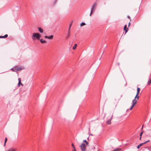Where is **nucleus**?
<instances>
[{
	"label": "nucleus",
	"instance_id": "nucleus-15",
	"mask_svg": "<svg viewBox=\"0 0 151 151\" xmlns=\"http://www.w3.org/2000/svg\"><path fill=\"white\" fill-rule=\"evenodd\" d=\"M144 144H143V143L140 144L139 145L137 146V149H139L140 147L142 146Z\"/></svg>",
	"mask_w": 151,
	"mask_h": 151
},
{
	"label": "nucleus",
	"instance_id": "nucleus-31",
	"mask_svg": "<svg viewBox=\"0 0 151 151\" xmlns=\"http://www.w3.org/2000/svg\"><path fill=\"white\" fill-rule=\"evenodd\" d=\"M57 0H55V2L57 1Z\"/></svg>",
	"mask_w": 151,
	"mask_h": 151
},
{
	"label": "nucleus",
	"instance_id": "nucleus-21",
	"mask_svg": "<svg viewBox=\"0 0 151 151\" xmlns=\"http://www.w3.org/2000/svg\"><path fill=\"white\" fill-rule=\"evenodd\" d=\"M86 24L84 22H82L81 24V26H83Z\"/></svg>",
	"mask_w": 151,
	"mask_h": 151
},
{
	"label": "nucleus",
	"instance_id": "nucleus-28",
	"mask_svg": "<svg viewBox=\"0 0 151 151\" xmlns=\"http://www.w3.org/2000/svg\"><path fill=\"white\" fill-rule=\"evenodd\" d=\"M142 134V132H141V133H140V136L141 137Z\"/></svg>",
	"mask_w": 151,
	"mask_h": 151
},
{
	"label": "nucleus",
	"instance_id": "nucleus-33",
	"mask_svg": "<svg viewBox=\"0 0 151 151\" xmlns=\"http://www.w3.org/2000/svg\"><path fill=\"white\" fill-rule=\"evenodd\" d=\"M142 127H143V126H142ZM142 128H143V127H142Z\"/></svg>",
	"mask_w": 151,
	"mask_h": 151
},
{
	"label": "nucleus",
	"instance_id": "nucleus-26",
	"mask_svg": "<svg viewBox=\"0 0 151 151\" xmlns=\"http://www.w3.org/2000/svg\"><path fill=\"white\" fill-rule=\"evenodd\" d=\"M73 151H76L75 147H74L73 150Z\"/></svg>",
	"mask_w": 151,
	"mask_h": 151
},
{
	"label": "nucleus",
	"instance_id": "nucleus-2",
	"mask_svg": "<svg viewBox=\"0 0 151 151\" xmlns=\"http://www.w3.org/2000/svg\"><path fill=\"white\" fill-rule=\"evenodd\" d=\"M140 90V88H139V87H137V93L136 95L135 96V98L134 99L137 100L139 98V96H138Z\"/></svg>",
	"mask_w": 151,
	"mask_h": 151
},
{
	"label": "nucleus",
	"instance_id": "nucleus-25",
	"mask_svg": "<svg viewBox=\"0 0 151 151\" xmlns=\"http://www.w3.org/2000/svg\"><path fill=\"white\" fill-rule=\"evenodd\" d=\"M18 81H19V82L20 81V82H21V79L20 78H18Z\"/></svg>",
	"mask_w": 151,
	"mask_h": 151
},
{
	"label": "nucleus",
	"instance_id": "nucleus-3",
	"mask_svg": "<svg viewBox=\"0 0 151 151\" xmlns=\"http://www.w3.org/2000/svg\"><path fill=\"white\" fill-rule=\"evenodd\" d=\"M113 116V114L111 115L109 117L108 120L106 121V122L107 124H111V121Z\"/></svg>",
	"mask_w": 151,
	"mask_h": 151
},
{
	"label": "nucleus",
	"instance_id": "nucleus-10",
	"mask_svg": "<svg viewBox=\"0 0 151 151\" xmlns=\"http://www.w3.org/2000/svg\"><path fill=\"white\" fill-rule=\"evenodd\" d=\"M38 30H39V32L40 33H42L43 32V29H42L41 28L38 27Z\"/></svg>",
	"mask_w": 151,
	"mask_h": 151
},
{
	"label": "nucleus",
	"instance_id": "nucleus-7",
	"mask_svg": "<svg viewBox=\"0 0 151 151\" xmlns=\"http://www.w3.org/2000/svg\"><path fill=\"white\" fill-rule=\"evenodd\" d=\"M53 35H51L50 36H45L44 37L45 39H52L53 38Z\"/></svg>",
	"mask_w": 151,
	"mask_h": 151
},
{
	"label": "nucleus",
	"instance_id": "nucleus-22",
	"mask_svg": "<svg viewBox=\"0 0 151 151\" xmlns=\"http://www.w3.org/2000/svg\"><path fill=\"white\" fill-rule=\"evenodd\" d=\"M71 25H72V24H70L69 25V27L68 30H70Z\"/></svg>",
	"mask_w": 151,
	"mask_h": 151
},
{
	"label": "nucleus",
	"instance_id": "nucleus-32",
	"mask_svg": "<svg viewBox=\"0 0 151 151\" xmlns=\"http://www.w3.org/2000/svg\"><path fill=\"white\" fill-rule=\"evenodd\" d=\"M91 135H93L92 134H91Z\"/></svg>",
	"mask_w": 151,
	"mask_h": 151
},
{
	"label": "nucleus",
	"instance_id": "nucleus-16",
	"mask_svg": "<svg viewBox=\"0 0 151 151\" xmlns=\"http://www.w3.org/2000/svg\"><path fill=\"white\" fill-rule=\"evenodd\" d=\"M77 46V44H74V46L73 47V50H75L76 49Z\"/></svg>",
	"mask_w": 151,
	"mask_h": 151
},
{
	"label": "nucleus",
	"instance_id": "nucleus-6",
	"mask_svg": "<svg viewBox=\"0 0 151 151\" xmlns=\"http://www.w3.org/2000/svg\"><path fill=\"white\" fill-rule=\"evenodd\" d=\"M137 100H135L134 99L132 101V104L130 108V110H131L133 108V107L134 106L135 104H136L137 102Z\"/></svg>",
	"mask_w": 151,
	"mask_h": 151
},
{
	"label": "nucleus",
	"instance_id": "nucleus-27",
	"mask_svg": "<svg viewBox=\"0 0 151 151\" xmlns=\"http://www.w3.org/2000/svg\"><path fill=\"white\" fill-rule=\"evenodd\" d=\"M128 17L129 19H130V21H131V19H130V17L129 16H128V17Z\"/></svg>",
	"mask_w": 151,
	"mask_h": 151
},
{
	"label": "nucleus",
	"instance_id": "nucleus-20",
	"mask_svg": "<svg viewBox=\"0 0 151 151\" xmlns=\"http://www.w3.org/2000/svg\"><path fill=\"white\" fill-rule=\"evenodd\" d=\"M83 142H86V145H88V142L86 141V140H83Z\"/></svg>",
	"mask_w": 151,
	"mask_h": 151
},
{
	"label": "nucleus",
	"instance_id": "nucleus-13",
	"mask_svg": "<svg viewBox=\"0 0 151 151\" xmlns=\"http://www.w3.org/2000/svg\"><path fill=\"white\" fill-rule=\"evenodd\" d=\"M8 35L7 34H6L4 36H0V38H6V37H8Z\"/></svg>",
	"mask_w": 151,
	"mask_h": 151
},
{
	"label": "nucleus",
	"instance_id": "nucleus-1",
	"mask_svg": "<svg viewBox=\"0 0 151 151\" xmlns=\"http://www.w3.org/2000/svg\"><path fill=\"white\" fill-rule=\"evenodd\" d=\"M41 37V35L38 33H34L32 36V39L33 40H35L36 39L38 40H40Z\"/></svg>",
	"mask_w": 151,
	"mask_h": 151
},
{
	"label": "nucleus",
	"instance_id": "nucleus-29",
	"mask_svg": "<svg viewBox=\"0 0 151 151\" xmlns=\"http://www.w3.org/2000/svg\"><path fill=\"white\" fill-rule=\"evenodd\" d=\"M130 25V22H129L128 24V26L129 27Z\"/></svg>",
	"mask_w": 151,
	"mask_h": 151
},
{
	"label": "nucleus",
	"instance_id": "nucleus-14",
	"mask_svg": "<svg viewBox=\"0 0 151 151\" xmlns=\"http://www.w3.org/2000/svg\"><path fill=\"white\" fill-rule=\"evenodd\" d=\"M151 83V78H150L149 79V80L147 82V84L148 85H150Z\"/></svg>",
	"mask_w": 151,
	"mask_h": 151
},
{
	"label": "nucleus",
	"instance_id": "nucleus-11",
	"mask_svg": "<svg viewBox=\"0 0 151 151\" xmlns=\"http://www.w3.org/2000/svg\"><path fill=\"white\" fill-rule=\"evenodd\" d=\"M16 67H17V71L20 70L22 69V68L19 66H16Z\"/></svg>",
	"mask_w": 151,
	"mask_h": 151
},
{
	"label": "nucleus",
	"instance_id": "nucleus-18",
	"mask_svg": "<svg viewBox=\"0 0 151 151\" xmlns=\"http://www.w3.org/2000/svg\"><path fill=\"white\" fill-rule=\"evenodd\" d=\"M20 84L22 86L23 85V84L21 83V82H20V81L19 82V83H18V86L19 87Z\"/></svg>",
	"mask_w": 151,
	"mask_h": 151
},
{
	"label": "nucleus",
	"instance_id": "nucleus-12",
	"mask_svg": "<svg viewBox=\"0 0 151 151\" xmlns=\"http://www.w3.org/2000/svg\"><path fill=\"white\" fill-rule=\"evenodd\" d=\"M13 71L15 72H17V69L16 67H14L13 68H12L11 69Z\"/></svg>",
	"mask_w": 151,
	"mask_h": 151
},
{
	"label": "nucleus",
	"instance_id": "nucleus-23",
	"mask_svg": "<svg viewBox=\"0 0 151 151\" xmlns=\"http://www.w3.org/2000/svg\"><path fill=\"white\" fill-rule=\"evenodd\" d=\"M150 140H147V141H146L145 142H144L143 143V144H146V143H147V142H150Z\"/></svg>",
	"mask_w": 151,
	"mask_h": 151
},
{
	"label": "nucleus",
	"instance_id": "nucleus-24",
	"mask_svg": "<svg viewBox=\"0 0 151 151\" xmlns=\"http://www.w3.org/2000/svg\"><path fill=\"white\" fill-rule=\"evenodd\" d=\"M72 146L73 147V149H74V147H75L74 146L73 143L72 144Z\"/></svg>",
	"mask_w": 151,
	"mask_h": 151
},
{
	"label": "nucleus",
	"instance_id": "nucleus-8",
	"mask_svg": "<svg viewBox=\"0 0 151 151\" xmlns=\"http://www.w3.org/2000/svg\"><path fill=\"white\" fill-rule=\"evenodd\" d=\"M127 28V25H125L124 27V30H125V34L127 33V32L128 31L127 29L128 28H127V29H126Z\"/></svg>",
	"mask_w": 151,
	"mask_h": 151
},
{
	"label": "nucleus",
	"instance_id": "nucleus-5",
	"mask_svg": "<svg viewBox=\"0 0 151 151\" xmlns=\"http://www.w3.org/2000/svg\"><path fill=\"white\" fill-rule=\"evenodd\" d=\"M80 148L82 151H86V147L85 144L82 143L80 146Z\"/></svg>",
	"mask_w": 151,
	"mask_h": 151
},
{
	"label": "nucleus",
	"instance_id": "nucleus-9",
	"mask_svg": "<svg viewBox=\"0 0 151 151\" xmlns=\"http://www.w3.org/2000/svg\"><path fill=\"white\" fill-rule=\"evenodd\" d=\"M40 42L42 43H46L47 42L45 40H43L42 39H40Z\"/></svg>",
	"mask_w": 151,
	"mask_h": 151
},
{
	"label": "nucleus",
	"instance_id": "nucleus-4",
	"mask_svg": "<svg viewBox=\"0 0 151 151\" xmlns=\"http://www.w3.org/2000/svg\"><path fill=\"white\" fill-rule=\"evenodd\" d=\"M96 6V3H95L94 4H93V5L92 6L91 9V12L90 13V16H91L92 14L93 13V11H94V10L95 9Z\"/></svg>",
	"mask_w": 151,
	"mask_h": 151
},
{
	"label": "nucleus",
	"instance_id": "nucleus-17",
	"mask_svg": "<svg viewBox=\"0 0 151 151\" xmlns=\"http://www.w3.org/2000/svg\"><path fill=\"white\" fill-rule=\"evenodd\" d=\"M70 30H68V36L67 37V38H68L70 36Z\"/></svg>",
	"mask_w": 151,
	"mask_h": 151
},
{
	"label": "nucleus",
	"instance_id": "nucleus-19",
	"mask_svg": "<svg viewBox=\"0 0 151 151\" xmlns=\"http://www.w3.org/2000/svg\"><path fill=\"white\" fill-rule=\"evenodd\" d=\"M7 138L6 137L5 138V139L4 144V146H5L6 143V142H7Z\"/></svg>",
	"mask_w": 151,
	"mask_h": 151
},
{
	"label": "nucleus",
	"instance_id": "nucleus-30",
	"mask_svg": "<svg viewBox=\"0 0 151 151\" xmlns=\"http://www.w3.org/2000/svg\"><path fill=\"white\" fill-rule=\"evenodd\" d=\"M141 137L140 136L139 139H141Z\"/></svg>",
	"mask_w": 151,
	"mask_h": 151
}]
</instances>
